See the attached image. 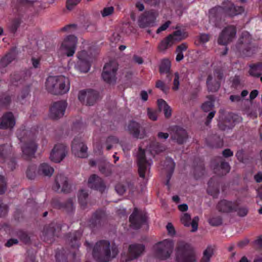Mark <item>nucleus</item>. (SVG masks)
Returning a JSON list of instances; mask_svg holds the SVG:
<instances>
[{
    "instance_id": "f257e3e1",
    "label": "nucleus",
    "mask_w": 262,
    "mask_h": 262,
    "mask_svg": "<svg viewBox=\"0 0 262 262\" xmlns=\"http://www.w3.org/2000/svg\"><path fill=\"white\" fill-rule=\"evenodd\" d=\"M119 253L117 245L106 241L97 243L93 248V254L100 262H108L116 257Z\"/></svg>"
},
{
    "instance_id": "f03ea898",
    "label": "nucleus",
    "mask_w": 262,
    "mask_h": 262,
    "mask_svg": "<svg viewBox=\"0 0 262 262\" xmlns=\"http://www.w3.org/2000/svg\"><path fill=\"white\" fill-rule=\"evenodd\" d=\"M70 82L68 78L63 76H50L46 82V89L54 95H61L70 90Z\"/></svg>"
},
{
    "instance_id": "7ed1b4c3",
    "label": "nucleus",
    "mask_w": 262,
    "mask_h": 262,
    "mask_svg": "<svg viewBox=\"0 0 262 262\" xmlns=\"http://www.w3.org/2000/svg\"><path fill=\"white\" fill-rule=\"evenodd\" d=\"M33 2L29 0H17L13 3V12L15 15L8 26L10 32L15 33L22 23L23 13L27 7L32 5Z\"/></svg>"
},
{
    "instance_id": "20e7f679",
    "label": "nucleus",
    "mask_w": 262,
    "mask_h": 262,
    "mask_svg": "<svg viewBox=\"0 0 262 262\" xmlns=\"http://www.w3.org/2000/svg\"><path fill=\"white\" fill-rule=\"evenodd\" d=\"M244 11L243 7H235L230 1H225L221 6H217L211 9L209 11L210 17H220L223 15L233 16L241 14Z\"/></svg>"
},
{
    "instance_id": "39448f33",
    "label": "nucleus",
    "mask_w": 262,
    "mask_h": 262,
    "mask_svg": "<svg viewBox=\"0 0 262 262\" xmlns=\"http://www.w3.org/2000/svg\"><path fill=\"white\" fill-rule=\"evenodd\" d=\"M177 262H196V258L191 246L184 242H180L177 248Z\"/></svg>"
},
{
    "instance_id": "423d86ee",
    "label": "nucleus",
    "mask_w": 262,
    "mask_h": 262,
    "mask_svg": "<svg viewBox=\"0 0 262 262\" xmlns=\"http://www.w3.org/2000/svg\"><path fill=\"white\" fill-rule=\"evenodd\" d=\"M21 136L18 135L19 140L23 143L21 146L22 151L24 155L30 157L36 151L37 146L34 142V135L29 131H25Z\"/></svg>"
},
{
    "instance_id": "0eeeda50",
    "label": "nucleus",
    "mask_w": 262,
    "mask_h": 262,
    "mask_svg": "<svg viewBox=\"0 0 262 262\" xmlns=\"http://www.w3.org/2000/svg\"><path fill=\"white\" fill-rule=\"evenodd\" d=\"M77 43V38L73 35L67 36L62 42L58 53L60 55L71 57L74 54Z\"/></svg>"
},
{
    "instance_id": "6e6552de",
    "label": "nucleus",
    "mask_w": 262,
    "mask_h": 262,
    "mask_svg": "<svg viewBox=\"0 0 262 262\" xmlns=\"http://www.w3.org/2000/svg\"><path fill=\"white\" fill-rule=\"evenodd\" d=\"M144 251L145 246L143 244H130L128 248V254H122L121 261L128 262L137 259L143 254Z\"/></svg>"
},
{
    "instance_id": "1a4fd4ad",
    "label": "nucleus",
    "mask_w": 262,
    "mask_h": 262,
    "mask_svg": "<svg viewBox=\"0 0 262 262\" xmlns=\"http://www.w3.org/2000/svg\"><path fill=\"white\" fill-rule=\"evenodd\" d=\"M173 244L172 241L164 240L155 246L156 256L162 260L169 257L172 252Z\"/></svg>"
},
{
    "instance_id": "9d476101",
    "label": "nucleus",
    "mask_w": 262,
    "mask_h": 262,
    "mask_svg": "<svg viewBox=\"0 0 262 262\" xmlns=\"http://www.w3.org/2000/svg\"><path fill=\"white\" fill-rule=\"evenodd\" d=\"M71 148L72 152L77 157L85 158L88 156V147L81 137H76L73 139Z\"/></svg>"
},
{
    "instance_id": "9b49d317",
    "label": "nucleus",
    "mask_w": 262,
    "mask_h": 262,
    "mask_svg": "<svg viewBox=\"0 0 262 262\" xmlns=\"http://www.w3.org/2000/svg\"><path fill=\"white\" fill-rule=\"evenodd\" d=\"M223 74L220 70H215L213 74H209L206 80L207 90L209 92H215L220 88V80L222 79Z\"/></svg>"
},
{
    "instance_id": "f8f14e48",
    "label": "nucleus",
    "mask_w": 262,
    "mask_h": 262,
    "mask_svg": "<svg viewBox=\"0 0 262 262\" xmlns=\"http://www.w3.org/2000/svg\"><path fill=\"white\" fill-rule=\"evenodd\" d=\"M236 28L233 26H229L225 28L219 35L217 42L219 45L226 46L235 37Z\"/></svg>"
},
{
    "instance_id": "ddd939ff",
    "label": "nucleus",
    "mask_w": 262,
    "mask_h": 262,
    "mask_svg": "<svg viewBox=\"0 0 262 262\" xmlns=\"http://www.w3.org/2000/svg\"><path fill=\"white\" fill-rule=\"evenodd\" d=\"M125 130L132 137L137 139H143L145 136V130L139 122L134 120L128 122Z\"/></svg>"
},
{
    "instance_id": "4468645a",
    "label": "nucleus",
    "mask_w": 262,
    "mask_h": 262,
    "mask_svg": "<svg viewBox=\"0 0 262 262\" xmlns=\"http://www.w3.org/2000/svg\"><path fill=\"white\" fill-rule=\"evenodd\" d=\"M235 116L231 113H226L220 115L218 127L222 130L232 129L235 126Z\"/></svg>"
},
{
    "instance_id": "2eb2a0df",
    "label": "nucleus",
    "mask_w": 262,
    "mask_h": 262,
    "mask_svg": "<svg viewBox=\"0 0 262 262\" xmlns=\"http://www.w3.org/2000/svg\"><path fill=\"white\" fill-rule=\"evenodd\" d=\"M117 69V65L115 62L111 61L106 63L102 73L103 80L110 83H114L116 79V73Z\"/></svg>"
},
{
    "instance_id": "dca6fc26",
    "label": "nucleus",
    "mask_w": 262,
    "mask_h": 262,
    "mask_svg": "<svg viewBox=\"0 0 262 262\" xmlns=\"http://www.w3.org/2000/svg\"><path fill=\"white\" fill-rule=\"evenodd\" d=\"M78 99L86 105H93L98 99V93L92 90H82L79 93Z\"/></svg>"
},
{
    "instance_id": "f3484780",
    "label": "nucleus",
    "mask_w": 262,
    "mask_h": 262,
    "mask_svg": "<svg viewBox=\"0 0 262 262\" xmlns=\"http://www.w3.org/2000/svg\"><path fill=\"white\" fill-rule=\"evenodd\" d=\"M138 172L140 177L144 178L145 174L149 168L150 163L145 158V151L140 147L137 155Z\"/></svg>"
},
{
    "instance_id": "a211bd4d",
    "label": "nucleus",
    "mask_w": 262,
    "mask_h": 262,
    "mask_svg": "<svg viewBox=\"0 0 262 262\" xmlns=\"http://www.w3.org/2000/svg\"><path fill=\"white\" fill-rule=\"evenodd\" d=\"M146 220L145 214L140 211L137 208L134 209L129 219L131 227L135 229L140 228L142 224L146 223Z\"/></svg>"
},
{
    "instance_id": "6ab92c4d",
    "label": "nucleus",
    "mask_w": 262,
    "mask_h": 262,
    "mask_svg": "<svg viewBox=\"0 0 262 262\" xmlns=\"http://www.w3.org/2000/svg\"><path fill=\"white\" fill-rule=\"evenodd\" d=\"M211 166L213 169L214 172L219 176L226 174L230 169L229 163L225 162L221 157H219L212 161Z\"/></svg>"
},
{
    "instance_id": "aec40b11",
    "label": "nucleus",
    "mask_w": 262,
    "mask_h": 262,
    "mask_svg": "<svg viewBox=\"0 0 262 262\" xmlns=\"http://www.w3.org/2000/svg\"><path fill=\"white\" fill-rule=\"evenodd\" d=\"M170 137L172 140L178 144L181 145L186 142L188 136L185 129L181 127L175 126L171 129Z\"/></svg>"
},
{
    "instance_id": "412c9836",
    "label": "nucleus",
    "mask_w": 262,
    "mask_h": 262,
    "mask_svg": "<svg viewBox=\"0 0 262 262\" xmlns=\"http://www.w3.org/2000/svg\"><path fill=\"white\" fill-rule=\"evenodd\" d=\"M67 104L64 101L54 102L50 109V116L53 119L62 117L64 114Z\"/></svg>"
},
{
    "instance_id": "4be33fe9",
    "label": "nucleus",
    "mask_w": 262,
    "mask_h": 262,
    "mask_svg": "<svg viewBox=\"0 0 262 262\" xmlns=\"http://www.w3.org/2000/svg\"><path fill=\"white\" fill-rule=\"evenodd\" d=\"M67 152V147L65 145L56 144L51 152L50 159L55 163L60 162L66 156Z\"/></svg>"
},
{
    "instance_id": "5701e85b",
    "label": "nucleus",
    "mask_w": 262,
    "mask_h": 262,
    "mask_svg": "<svg viewBox=\"0 0 262 262\" xmlns=\"http://www.w3.org/2000/svg\"><path fill=\"white\" fill-rule=\"evenodd\" d=\"M158 14L154 10L145 12L139 18L138 24L140 28H146L154 24Z\"/></svg>"
},
{
    "instance_id": "b1692460",
    "label": "nucleus",
    "mask_w": 262,
    "mask_h": 262,
    "mask_svg": "<svg viewBox=\"0 0 262 262\" xmlns=\"http://www.w3.org/2000/svg\"><path fill=\"white\" fill-rule=\"evenodd\" d=\"M53 189L56 191L69 193L70 191V186L68 183V178L61 173L57 175Z\"/></svg>"
},
{
    "instance_id": "393cba45",
    "label": "nucleus",
    "mask_w": 262,
    "mask_h": 262,
    "mask_svg": "<svg viewBox=\"0 0 262 262\" xmlns=\"http://www.w3.org/2000/svg\"><path fill=\"white\" fill-rule=\"evenodd\" d=\"M79 60L77 63V68L81 72L86 73L90 68V63L88 53L85 51H82L78 54Z\"/></svg>"
},
{
    "instance_id": "a878e982",
    "label": "nucleus",
    "mask_w": 262,
    "mask_h": 262,
    "mask_svg": "<svg viewBox=\"0 0 262 262\" xmlns=\"http://www.w3.org/2000/svg\"><path fill=\"white\" fill-rule=\"evenodd\" d=\"M15 124V120L11 112L5 113L0 118V128L3 129L13 128Z\"/></svg>"
},
{
    "instance_id": "bb28decb",
    "label": "nucleus",
    "mask_w": 262,
    "mask_h": 262,
    "mask_svg": "<svg viewBox=\"0 0 262 262\" xmlns=\"http://www.w3.org/2000/svg\"><path fill=\"white\" fill-rule=\"evenodd\" d=\"M88 185L92 189H94L102 192L105 186L102 179L96 174H92L89 179Z\"/></svg>"
},
{
    "instance_id": "cd10ccee",
    "label": "nucleus",
    "mask_w": 262,
    "mask_h": 262,
    "mask_svg": "<svg viewBox=\"0 0 262 262\" xmlns=\"http://www.w3.org/2000/svg\"><path fill=\"white\" fill-rule=\"evenodd\" d=\"M57 230H60L59 227L54 223L45 226L42 232L43 239L46 241H51L56 235Z\"/></svg>"
},
{
    "instance_id": "c85d7f7f",
    "label": "nucleus",
    "mask_w": 262,
    "mask_h": 262,
    "mask_svg": "<svg viewBox=\"0 0 262 262\" xmlns=\"http://www.w3.org/2000/svg\"><path fill=\"white\" fill-rule=\"evenodd\" d=\"M106 220V214L103 210H98L95 212L90 220L91 225L94 226H100Z\"/></svg>"
},
{
    "instance_id": "c756f323",
    "label": "nucleus",
    "mask_w": 262,
    "mask_h": 262,
    "mask_svg": "<svg viewBox=\"0 0 262 262\" xmlns=\"http://www.w3.org/2000/svg\"><path fill=\"white\" fill-rule=\"evenodd\" d=\"M191 216L188 213H184L181 217V222L185 226H192L191 232H195L198 228V222L199 218L198 216H195L191 222Z\"/></svg>"
},
{
    "instance_id": "7c9ffc66",
    "label": "nucleus",
    "mask_w": 262,
    "mask_h": 262,
    "mask_svg": "<svg viewBox=\"0 0 262 262\" xmlns=\"http://www.w3.org/2000/svg\"><path fill=\"white\" fill-rule=\"evenodd\" d=\"M236 207V203L223 200L218 203L217 209L222 212L227 213L233 211Z\"/></svg>"
},
{
    "instance_id": "2f4dec72",
    "label": "nucleus",
    "mask_w": 262,
    "mask_h": 262,
    "mask_svg": "<svg viewBox=\"0 0 262 262\" xmlns=\"http://www.w3.org/2000/svg\"><path fill=\"white\" fill-rule=\"evenodd\" d=\"M16 58L15 52H11L7 54L0 60V73L6 72V68Z\"/></svg>"
},
{
    "instance_id": "473e14b6",
    "label": "nucleus",
    "mask_w": 262,
    "mask_h": 262,
    "mask_svg": "<svg viewBox=\"0 0 262 262\" xmlns=\"http://www.w3.org/2000/svg\"><path fill=\"white\" fill-rule=\"evenodd\" d=\"M172 78L170 75H166V78L164 80H158L156 82V88L161 90L164 93L167 94L170 89V83Z\"/></svg>"
},
{
    "instance_id": "72a5a7b5",
    "label": "nucleus",
    "mask_w": 262,
    "mask_h": 262,
    "mask_svg": "<svg viewBox=\"0 0 262 262\" xmlns=\"http://www.w3.org/2000/svg\"><path fill=\"white\" fill-rule=\"evenodd\" d=\"M81 235L82 233L79 231L68 234L67 235V241L69 245L73 248H78L79 246L78 241L81 238Z\"/></svg>"
},
{
    "instance_id": "f704fd0d",
    "label": "nucleus",
    "mask_w": 262,
    "mask_h": 262,
    "mask_svg": "<svg viewBox=\"0 0 262 262\" xmlns=\"http://www.w3.org/2000/svg\"><path fill=\"white\" fill-rule=\"evenodd\" d=\"M164 167L166 170L168 171L166 185L169 187V181L175 167V164L172 159L171 158H166L164 162Z\"/></svg>"
},
{
    "instance_id": "c9c22d12",
    "label": "nucleus",
    "mask_w": 262,
    "mask_h": 262,
    "mask_svg": "<svg viewBox=\"0 0 262 262\" xmlns=\"http://www.w3.org/2000/svg\"><path fill=\"white\" fill-rule=\"evenodd\" d=\"M55 205L59 209H63L68 213L72 212L74 210L73 199H69L63 203L57 202Z\"/></svg>"
},
{
    "instance_id": "e433bc0d",
    "label": "nucleus",
    "mask_w": 262,
    "mask_h": 262,
    "mask_svg": "<svg viewBox=\"0 0 262 262\" xmlns=\"http://www.w3.org/2000/svg\"><path fill=\"white\" fill-rule=\"evenodd\" d=\"M208 144L212 147L219 148L223 145L222 139L216 135H213L208 137L207 139Z\"/></svg>"
},
{
    "instance_id": "4c0bfd02",
    "label": "nucleus",
    "mask_w": 262,
    "mask_h": 262,
    "mask_svg": "<svg viewBox=\"0 0 262 262\" xmlns=\"http://www.w3.org/2000/svg\"><path fill=\"white\" fill-rule=\"evenodd\" d=\"M38 172L40 174L50 177L54 172V169L49 164L43 163L40 165Z\"/></svg>"
},
{
    "instance_id": "58836bf2",
    "label": "nucleus",
    "mask_w": 262,
    "mask_h": 262,
    "mask_svg": "<svg viewBox=\"0 0 262 262\" xmlns=\"http://www.w3.org/2000/svg\"><path fill=\"white\" fill-rule=\"evenodd\" d=\"M158 105L160 111H164L165 118H169L171 116V109L165 101L163 99L158 100Z\"/></svg>"
},
{
    "instance_id": "ea45409f",
    "label": "nucleus",
    "mask_w": 262,
    "mask_h": 262,
    "mask_svg": "<svg viewBox=\"0 0 262 262\" xmlns=\"http://www.w3.org/2000/svg\"><path fill=\"white\" fill-rule=\"evenodd\" d=\"M174 42L172 39V35H169L162 40L158 46V49L161 51H165L169 47L171 46Z\"/></svg>"
},
{
    "instance_id": "a19ab883",
    "label": "nucleus",
    "mask_w": 262,
    "mask_h": 262,
    "mask_svg": "<svg viewBox=\"0 0 262 262\" xmlns=\"http://www.w3.org/2000/svg\"><path fill=\"white\" fill-rule=\"evenodd\" d=\"M249 73L250 76L253 77H260L262 74V63L251 65Z\"/></svg>"
},
{
    "instance_id": "79ce46f5",
    "label": "nucleus",
    "mask_w": 262,
    "mask_h": 262,
    "mask_svg": "<svg viewBox=\"0 0 262 262\" xmlns=\"http://www.w3.org/2000/svg\"><path fill=\"white\" fill-rule=\"evenodd\" d=\"M171 63L168 59H165L162 60L160 66V73L161 74H166V75H170L172 78V74L170 71Z\"/></svg>"
},
{
    "instance_id": "37998d69",
    "label": "nucleus",
    "mask_w": 262,
    "mask_h": 262,
    "mask_svg": "<svg viewBox=\"0 0 262 262\" xmlns=\"http://www.w3.org/2000/svg\"><path fill=\"white\" fill-rule=\"evenodd\" d=\"M113 165L109 162H104L99 165V170L105 176H109L112 173Z\"/></svg>"
},
{
    "instance_id": "c03bdc74",
    "label": "nucleus",
    "mask_w": 262,
    "mask_h": 262,
    "mask_svg": "<svg viewBox=\"0 0 262 262\" xmlns=\"http://www.w3.org/2000/svg\"><path fill=\"white\" fill-rule=\"evenodd\" d=\"M119 143V139L115 137L111 136L108 137L105 142V145L106 146V149L107 150H111L114 145Z\"/></svg>"
},
{
    "instance_id": "a18cd8bd",
    "label": "nucleus",
    "mask_w": 262,
    "mask_h": 262,
    "mask_svg": "<svg viewBox=\"0 0 262 262\" xmlns=\"http://www.w3.org/2000/svg\"><path fill=\"white\" fill-rule=\"evenodd\" d=\"M208 100L205 102L202 105V109L205 112H208L212 110L214 107V99L212 96L207 97Z\"/></svg>"
},
{
    "instance_id": "49530a36",
    "label": "nucleus",
    "mask_w": 262,
    "mask_h": 262,
    "mask_svg": "<svg viewBox=\"0 0 262 262\" xmlns=\"http://www.w3.org/2000/svg\"><path fill=\"white\" fill-rule=\"evenodd\" d=\"M213 254V248L211 246H208L203 252V256L200 262H209Z\"/></svg>"
},
{
    "instance_id": "de8ad7c7",
    "label": "nucleus",
    "mask_w": 262,
    "mask_h": 262,
    "mask_svg": "<svg viewBox=\"0 0 262 262\" xmlns=\"http://www.w3.org/2000/svg\"><path fill=\"white\" fill-rule=\"evenodd\" d=\"M10 148L5 145H0V162L5 161V160L8 155Z\"/></svg>"
},
{
    "instance_id": "09e8293b",
    "label": "nucleus",
    "mask_w": 262,
    "mask_h": 262,
    "mask_svg": "<svg viewBox=\"0 0 262 262\" xmlns=\"http://www.w3.org/2000/svg\"><path fill=\"white\" fill-rule=\"evenodd\" d=\"M233 211H236L238 216L244 217L247 215L249 210L247 207L239 206L236 204V208Z\"/></svg>"
},
{
    "instance_id": "8fccbe9b",
    "label": "nucleus",
    "mask_w": 262,
    "mask_h": 262,
    "mask_svg": "<svg viewBox=\"0 0 262 262\" xmlns=\"http://www.w3.org/2000/svg\"><path fill=\"white\" fill-rule=\"evenodd\" d=\"M36 167L33 165L29 166L27 170L26 174L29 179L32 180L36 177Z\"/></svg>"
},
{
    "instance_id": "3c124183",
    "label": "nucleus",
    "mask_w": 262,
    "mask_h": 262,
    "mask_svg": "<svg viewBox=\"0 0 262 262\" xmlns=\"http://www.w3.org/2000/svg\"><path fill=\"white\" fill-rule=\"evenodd\" d=\"M88 196V192L85 190H82L79 195V201L82 206H85L86 205Z\"/></svg>"
},
{
    "instance_id": "603ef678",
    "label": "nucleus",
    "mask_w": 262,
    "mask_h": 262,
    "mask_svg": "<svg viewBox=\"0 0 262 262\" xmlns=\"http://www.w3.org/2000/svg\"><path fill=\"white\" fill-rule=\"evenodd\" d=\"M208 222L212 226H218L222 224V219L219 216H214L210 218Z\"/></svg>"
},
{
    "instance_id": "864d4df0",
    "label": "nucleus",
    "mask_w": 262,
    "mask_h": 262,
    "mask_svg": "<svg viewBox=\"0 0 262 262\" xmlns=\"http://www.w3.org/2000/svg\"><path fill=\"white\" fill-rule=\"evenodd\" d=\"M114 11V8L113 7H108L104 8L101 11V13L102 17H105L112 15Z\"/></svg>"
},
{
    "instance_id": "5fc2aeb1",
    "label": "nucleus",
    "mask_w": 262,
    "mask_h": 262,
    "mask_svg": "<svg viewBox=\"0 0 262 262\" xmlns=\"http://www.w3.org/2000/svg\"><path fill=\"white\" fill-rule=\"evenodd\" d=\"M147 116L148 118L152 121H156L158 118L157 111L153 110L150 108L147 109Z\"/></svg>"
},
{
    "instance_id": "6e6d98bb",
    "label": "nucleus",
    "mask_w": 262,
    "mask_h": 262,
    "mask_svg": "<svg viewBox=\"0 0 262 262\" xmlns=\"http://www.w3.org/2000/svg\"><path fill=\"white\" fill-rule=\"evenodd\" d=\"M80 1L81 0H67L66 5L67 9L72 10Z\"/></svg>"
},
{
    "instance_id": "4d7b16f0",
    "label": "nucleus",
    "mask_w": 262,
    "mask_h": 262,
    "mask_svg": "<svg viewBox=\"0 0 262 262\" xmlns=\"http://www.w3.org/2000/svg\"><path fill=\"white\" fill-rule=\"evenodd\" d=\"M6 181L3 176L0 175V194L4 193L6 190Z\"/></svg>"
},
{
    "instance_id": "13d9d810",
    "label": "nucleus",
    "mask_w": 262,
    "mask_h": 262,
    "mask_svg": "<svg viewBox=\"0 0 262 262\" xmlns=\"http://www.w3.org/2000/svg\"><path fill=\"white\" fill-rule=\"evenodd\" d=\"M152 148L156 153H159L165 150V147L161 145L159 143H154L152 145Z\"/></svg>"
},
{
    "instance_id": "bf43d9fd",
    "label": "nucleus",
    "mask_w": 262,
    "mask_h": 262,
    "mask_svg": "<svg viewBox=\"0 0 262 262\" xmlns=\"http://www.w3.org/2000/svg\"><path fill=\"white\" fill-rule=\"evenodd\" d=\"M173 86L172 89L174 91L178 90L179 86V75L178 73L176 72L174 74V78L173 82Z\"/></svg>"
},
{
    "instance_id": "052dcab7",
    "label": "nucleus",
    "mask_w": 262,
    "mask_h": 262,
    "mask_svg": "<svg viewBox=\"0 0 262 262\" xmlns=\"http://www.w3.org/2000/svg\"><path fill=\"white\" fill-rule=\"evenodd\" d=\"M145 4L150 6L156 7L159 5L162 0H142Z\"/></svg>"
},
{
    "instance_id": "680f3d73",
    "label": "nucleus",
    "mask_w": 262,
    "mask_h": 262,
    "mask_svg": "<svg viewBox=\"0 0 262 262\" xmlns=\"http://www.w3.org/2000/svg\"><path fill=\"white\" fill-rule=\"evenodd\" d=\"M117 192L120 194H123L126 191L125 187L121 184H118L115 187Z\"/></svg>"
},
{
    "instance_id": "e2e57ef3",
    "label": "nucleus",
    "mask_w": 262,
    "mask_h": 262,
    "mask_svg": "<svg viewBox=\"0 0 262 262\" xmlns=\"http://www.w3.org/2000/svg\"><path fill=\"white\" fill-rule=\"evenodd\" d=\"M76 28L77 25L76 24H70L61 28V31L72 32L73 30H76Z\"/></svg>"
},
{
    "instance_id": "0e129e2a",
    "label": "nucleus",
    "mask_w": 262,
    "mask_h": 262,
    "mask_svg": "<svg viewBox=\"0 0 262 262\" xmlns=\"http://www.w3.org/2000/svg\"><path fill=\"white\" fill-rule=\"evenodd\" d=\"M7 206L0 201V217L5 216L7 213Z\"/></svg>"
},
{
    "instance_id": "69168bd1",
    "label": "nucleus",
    "mask_w": 262,
    "mask_h": 262,
    "mask_svg": "<svg viewBox=\"0 0 262 262\" xmlns=\"http://www.w3.org/2000/svg\"><path fill=\"white\" fill-rule=\"evenodd\" d=\"M19 236L20 240L26 244L28 243L30 241V237L26 233L21 232L19 233Z\"/></svg>"
},
{
    "instance_id": "338daca9",
    "label": "nucleus",
    "mask_w": 262,
    "mask_h": 262,
    "mask_svg": "<svg viewBox=\"0 0 262 262\" xmlns=\"http://www.w3.org/2000/svg\"><path fill=\"white\" fill-rule=\"evenodd\" d=\"M171 24L170 21H167L164 24H163L161 26H160L157 30V33H160L162 31H165L167 29V28Z\"/></svg>"
},
{
    "instance_id": "774afa93",
    "label": "nucleus",
    "mask_w": 262,
    "mask_h": 262,
    "mask_svg": "<svg viewBox=\"0 0 262 262\" xmlns=\"http://www.w3.org/2000/svg\"><path fill=\"white\" fill-rule=\"evenodd\" d=\"M166 228L168 231V234L170 236H173L176 234V231L174 228V227L172 225L171 223H169L167 224L166 226Z\"/></svg>"
}]
</instances>
